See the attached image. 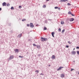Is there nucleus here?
<instances>
[{"label":"nucleus","mask_w":79,"mask_h":79,"mask_svg":"<svg viewBox=\"0 0 79 79\" xmlns=\"http://www.w3.org/2000/svg\"><path fill=\"white\" fill-rule=\"evenodd\" d=\"M30 32H32V31H30Z\"/></svg>","instance_id":"47"},{"label":"nucleus","mask_w":79,"mask_h":79,"mask_svg":"<svg viewBox=\"0 0 79 79\" xmlns=\"http://www.w3.org/2000/svg\"><path fill=\"white\" fill-rule=\"evenodd\" d=\"M46 5H44L43 6V8H46Z\"/></svg>","instance_id":"15"},{"label":"nucleus","mask_w":79,"mask_h":79,"mask_svg":"<svg viewBox=\"0 0 79 79\" xmlns=\"http://www.w3.org/2000/svg\"><path fill=\"white\" fill-rule=\"evenodd\" d=\"M40 54L39 55V56H40Z\"/></svg>","instance_id":"45"},{"label":"nucleus","mask_w":79,"mask_h":79,"mask_svg":"<svg viewBox=\"0 0 79 79\" xmlns=\"http://www.w3.org/2000/svg\"><path fill=\"white\" fill-rule=\"evenodd\" d=\"M76 48H77V49H79V47H77Z\"/></svg>","instance_id":"38"},{"label":"nucleus","mask_w":79,"mask_h":79,"mask_svg":"<svg viewBox=\"0 0 79 79\" xmlns=\"http://www.w3.org/2000/svg\"><path fill=\"white\" fill-rule=\"evenodd\" d=\"M78 74H79V72L78 73Z\"/></svg>","instance_id":"46"},{"label":"nucleus","mask_w":79,"mask_h":79,"mask_svg":"<svg viewBox=\"0 0 79 79\" xmlns=\"http://www.w3.org/2000/svg\"><path fill=\"white\" fill-rule=\"evenodd\" d=\"M2 5L3 6H6V3L5 2H3L2 3Z\"/></svg>","instance_id":"8"},{"label":"nucleus","mask_w":79,"mask_h":79,"mask_svg":"<svg viewBox=\"0 0 79 79\" xmlns=\"http://www.w3.org/2000/svg\"><path fill=\"white\" fill-rule=\"evenodd\" d=\"M47 27H44V30H47Z\"/></svg>","instance_id":"25"},{"label":"nucleus","mask_w":79,"mask_h":79,"mask_svg":"<svg viewBox=\"0 0 79 79\" xmlns=\"http://www.w3.org/2000/svg\"><path fill=\"white\" fill-rule=\"evenodd\" d=\"M57 9H58V10H61V9L60 7H58Z\"/></svg>","instance_id":"27"},{"label":"nucleus","mask_w":79,"mask_h":79,"mask_svg":"<svg viewBox=\"0 0 79 79\" xmlns=\"http://www.w3.org/2000/svg\"><path fill=\"white\" fill-rule=\"evenodd\" d=\"M61 77H62V78H63V77H64V75L63 74H61V76H60Z\"/></svg>","instance_id":"10"},{"label":"nucleus","mask_w":79,"mask_h":79,"mask_svg":"<svg viewBox=\"0 0 79 79\" xmlns=\"http://www.w3.org/2000/svg\"><path fill=\"white\" fill-rule=\"evenodd\" d=\"M48 21H52V20L50 19H48Z\"/></svg>","instance_id":"39"},{"label":"nucleus","mask_w":79,"mask_h":79,"mask_svg":"<svg viewBox=\"0 0 79 79\" xmlns=\"http://www.w3.org/2000/svg\"><path fill=\"white\" fill-rule=\"evenodd\" d=\"M11 10H14V7L13 6H12L11 8Z\"/></svg>","instance_id":"24"},{"label":"nucleus","mask_w":79,"mask_h":79,"mask_svg":"<svg viewBox=\"0 0 79 79\" xmlns=\"http://www.w3.org/2000/svg\"><path fill=\"white\" fill-rule=\"evenodd\" d=\"M73 62L74 63V62H75V61L74 60Z\"/></svg>","instance_id":"44"},{"label":"nucleus","mask_w":79,"mask_h":79,"mask_svg":"<svg viewBox=\"0 0 79 79\" xmlns=\"http://www.w3.org/2000/svg\"><path fill=\"white\" fill-rule=\"evenodd\" d=\"M69 19L70 21L71 22L73 21L74 20V19L73 18H71L70 19Z\"/></svg>","instance_id":"5"},{"label":"nucleus","mask_w":79,"mask_h":79,"mask_svg":"<svg viewBox=\"0 0 79 79\" xmlns=\"http://www.w3.org/2000/svg\"><path fill=\"white\" fill-rule=\"evenodd\" d=\"M15 53H18L19 52V50L18 49H15Z\"/></svg>","instance_id":"6"},{"label":"nucleus","mask_w":79,"mask_h":79,"mask_svg":"<svg viewBox=\"0 0 79 79\" xmlns=\"http://www.w3.org/2000/svg\"><path fill=\"white\" fill-rule=\"evenodd\" d=\"M30 27L31 28H33L34 27V26L33 25V23H30Z\"/></svg>","instance_id":"3"},{"label":"nucleus","mask_w":79,"mask_h":79,"mask_svg":"<svg viewBox=\"0 0 79 79\" xmlns=\"http://www.w3.org/2000/svg\"><path fill=\"white\" fill-rule=\"evenodd\" d=\"M77 54L78 55H79V51H77Z\"/></svg>","instance_id":"29"},{"label":"nucleus","mask_w":79,"mask_h":79,"mask_svg":"<svg viewBox=\"0 0 79 79\" xmlns=\"http://www.w3.org/2000/svg\"><path fill=\"white\" fill-rule=\"evenodd\" d=\"M61 24H64V21H61Z\"/></svg>","instance_id":"14"},{"label":"nucleus","mask_w":79,"mask_h":79,"mask_svg":"<svg viewBox=\"0 0 79 79\" xmlns=\"http://www.w3.org/2000/svg\"><path fill=\"white\" fill-rule=\"evenodd\" d=\"M19 8H21V6H20L19 7Z\"/></svg>","instance_id":"32"},{"label":"nucleus","mask_w":79,"mask_h":79,"mask_svg":"<svg viewBox=\"0 0 79 79\" xmlns=\"http://www.w3.org/2000/svg\"><path fill=\"white\" fill-rule=\"evenodd\" d=\"M2 10V8H0V11H1Z\"/></svg>","instance_id":"40"},{"label":"nucleus","mask_w":79,"mask_h":79,"mask_svg":"<svg viewBox=\"0 0 79 79\" xmlns=\"http://www.w3.org/2000/svg\"><path fill=\"white\" fill-rule=\"evenodd\" d=\"M73 70H74V69H71V71H73Z\"/></svg>","instance_id":"30"},{"label":"nucleus","mask_w":79,"mask_h":79,"mask_svg":"<svg viewBox=\"0 0 79 79\" xmlns=\"http://www.w3.org/2000/svg\"><path fill=\"white\" fill-rule=\"evenodd\" d=\"M58 30H59V31L60 32H61V28H59Z\"/></svg>","instance_id":"28"},{"label":"nucleus","mask_w":79,"mask_h":79,"mask_svg":"<svg viewBox=\"0 0 79 79\" xmlns=\"http://www.w3.org/2000/svg\"><path fill=\"white\" fill-rule=\"evenodd\" d=\"M29 26H30V25L29 24H27V26L29 27Z\"/></svg>","instance_id":"34"},{"label":"nucleus","mask_w":79,"mask_h":79,"mask_svg":"<svg viewBox=\"0 0 79 79\" xmlns=\"http://www.w3.org/2000/svg\"><path fill=\"white\" fill-rule=\"evenodd\" d=\"M40 75H42V76H44V74L43 73H40Z\"/></svg>","instance_id":"33"},{"label":"nucleus","mask_w":79,"mask_h":79,"mask_svg":"<svg viewBox=\"0 0 79 79\" xmlns=\"http://www.w3.org/2000/svg\"><path fill=\"white\" fill-rule=\"evenodd\" d=\"M55 32H52V37H54V33Z\"/></svg>","instance_id":"13"},{"label":"nucleus","mask_w":79,"mask_h":79,"mask_svg":"<svg viewBox=\"0 0 79 79\" xmlns=\"http://www.w3.org/2000/svg\"><path fill=\"white\" fill-rule=\"evenodd\" d=\"M7 6H10V4L8 3L6 4Z\"/></svg>","instance_id":"18"},{"label":"nucleus","mask_w":79,"mask_h":79,"mask_svg":"<svg viewBox=\"0 0 79 79\" xmlns=\"http://www.w3.org/2000/svg\"><path fill=\"white\" fill-rule=\"evenodd\" d=\"M58 8V7H57V6L55 7V8H55V9H57V8Z\"/></svg>","instance_id":"31"},{"label":"nucleus","mask_w":79,"mask_h":79,"mask_svg":"<svg viewBox=\"0 0 79 79\" xmlns=\"http://www.w3.org/2000/svg\"><path fill=\"white\" fill-rule=\"evenodd\" d=\"M62 68H63V67H60L58 69H57V71H59V70H60Z\"/></svg>","instance_id":"7"},{"label":"nucleus","mask_w":79,"mask_h":79,"mask_svg":"<svg viewBox=\"0 0 79 79\" xmlns=\"http://www.w3.org/2000/svg\"><path fill=\"white\" fill-rule=\"evenodd\" d=\"M68 14H69L70 15H71V14H72V13H71V12L70 11H69L68 12Z\"/></svg>","instance_id":"19"},{"label":"nucleus","mask_w":79,"mask_h":79,"mask_svg":"<svg viewBox=\"0 0 79 79\" xmlns=\"http://www.w3.org/2000/svg\"><path fill=\"white\" fill-rule=\"evenodd\" d=\"M72 54H74V55L75 54H76V52L74 51H73L72 52H71Z\"/></svg>","instance_id":"9"},{"label":"nucleus","mask_w":79,"mask_h":79,"mask_svg":"<svg viewBox=\"0 0 79 79\" xmlns=\"http://www.w3.org/2000/svg\"><path fill=\"white\" fill-rule=\"evenodd\" d=\"M68 43H69L70 44H71V42L70 41H68Z\"/></svg>","instance_id":"35"},{"label":"nucleus","mask_w":79,"mask_h":79,"mask_svg":"<svg viewBox=\"0 0 79 79\" xmlns=\"http://www.w3.org/2000/svg\"><path fill=\"white\" fill-rule=\"evenodd\" d=\"M48 66H50V65H49Z\"/></svg>","instance_id":"42"},{"label":"nucleus","mask_w":79,"mask_h":79,"mask_svg":"<svg viewBox=\"0 0 79 79\" xmlns=\"http://www.w3.org/2000/svg\"><path fill=\"white\" fill-rule=\"evenodd\" d=\"M66 47V48H68V47H69V46H68L67 45Z\"/></svg>","instance_id":"37"},{"label":"nucleus","mask_w":79,"mask_h":79,"mask_svg":"<svg viewBox=\"0 0 79 79\" xmlns=\"http://www.w3.org/2000/svg\"><path fill=\"white\" fill-rule=\"evenodd\" d=\"M35 72H36V73H39V70H36L35 71Z\"/></svg>","instance_id":"23"},{"label":"nucleus","mask_w":79,"mask_h":79,"mask_svg":"<svg viewBox=\"0 0 79 79\" xmlns=\"http://www.w3.org/2000/svg\"><path fill=\"white\" fill-rule=\"evenodd\" d=\"M19 58H23V56H19Z\"/></svg>","instance_id":"22"},{"label":"nucleus","mask_w":79,"mask_h":79,"mask_svg":"<svg viewBox=\"0 0 79 79\" xmlns=\"http://www.w3.org/2000/svg\"><path fill=\"white\" fill-rule=\"evenodd\" d=\"M26 21V19H25L22 20V21Z\"/></svg>","instance_id":"16"},{"label":"nucleus","mask_w":79,"mask_h":79,"mask_svg":"<svg viewBox=\"0 0 79 79\" xmlns=\"http://www.w3.org/2000/svg\"><path fill=\"white\" fill-rule=\"evenodd\" d=\"M47 38L41 37V41H47Z\"/></svg>","instance_id":"2"},{"label":"nucleus","mask_w":79,"mask_h":79,"mask_svg":"<svg viewBox=\"0 0 79 79\" xmlns=\"http://www.w3.org/2000/svg\"><path fill=\"white\" fill-rule=\"evenodd\" d=\"M52 59H55V56L54 55H53L52 56Z\"/></svg>","instance_id":"11"},{"label":"nucleus","mask_w":79,"mask_h":79,"mask_svg":"<svg viewBox=\"0 0 79 79\" xmlns=\"http://www.w3.org/2000/svg\"><path fill=\"white\" fill-rule=\"evenodd\" d=\"M65 31V30L64 29H63L61 32V33H62V34L64 33V31Z\"/></svg>","instance_id":"17"},{"label":"nucleus","mask_w":79,"mask_h":79,"mask_svg":"<svg viewBox=\"0 0 79 79\" xmlns=\"http://www.w3.org/2000/svg\"><path fill=\"white\" fill-rule=\"evenodd\" d=\"M46 0V1H47V2H48V1H49V0Z\"/></svg>","instance_id":"41"},{"label":"nucleus","mask_w":79,"mask_h":79,"mask_svg":"<svg viewBox=\"0 0 79 79\" xmlns=\"http://www.w3.org/2000/svg\"><path fill=\"white\" fill-rule=\"evenodd\" d=\"M36 46H37V48H39V47H40V46H39V45H36Z\"/></svg>","instance_id":"26"},{"label":"nucleus","mask_w":79,"mask_h":79,"mask_svg":"<svg viewBox=\"0 0 79 79\" xmlns=\"http://www.w3.org/2000/svg\"><path fill=\"white\" fill-rule=\"evenodd\" d=\"M33 46H34V47L37 46V45H36V44H33Z\"/></svg>","instance_id":"20"},{"label":"nucleus","mask_w":79,"mask_h":79,"mask_svg":"<svg viewBox=\"0 0 79 79\" xmlns=\"http://www.w3.org/2000/svg\"><path fill=\"white\" fill-rule=\"evenodd\" d=\"M72 16H74V14H73L72 13V14H71Z\"/></svg>","instance_id":"36"},{"label":"nucleus","mask_w":79,"mask_h":79,"mask_svg":"<svg viewBox=\"0 0 79 79\" xmlns=\"http://www.w3.org/2000/svg\"><path fill=\"white\" fill-rule=\"evenodd\" d=\"M68 2V0H61L60 1V2Z\"/></svg>","instance_id":"4"},{"label":"nucleus","mask_w":79,"mask_h":79,"mask_svg":"<svg viewBox=\"0 0 79 79\" xmlns=\"http://www.w3.org/2000/svg\"><path fill=\"white\" fill-rule=\"evenodd\" d=\"M67 5L68 6H70V5H71V4H70L69 3H67Z\"/></svg>","instance_id":"21"},{"label":"nucleus","mask_w":79,"mask_h":79,"mask_svg":"<svg viewBox=\"0 0 79 79\" xmlns=\"http://www.w3.org/2000/svg\"><path fill=\"white\" fill-rule=\"evenodd\" d=\"M13 58H14V56H13V55L10 56L9 58L8 59V61H10V60H12V59H13Z\"/></svg>","instance_id":"1"},{"label":"nucleus","mask_w":79,"mask_h":79,"mask_svg":"<svg viewBox=\"0 0 79 79\" xmlns=\"http://www.w3.org/2000/svg\"><path fill=\"white\" fill-rule=\"evenodd\" d=\"M18 36L20 38H21V37L22 36V33H21L20 34H19L18 35Z\"/></svg>","instance_id":"12"},{"label":"nucleus","mask_w":79,"mask_h":79,"mask_svg":"<svg viewBox=\"0 0 79 79\" xmlns=\"http://www.w3.org/2000/svg\"><path fill=\"white\" fill-rule=\"evenodd\" d=\"M75 50V48L73 49V50Z\"/></svg>","instance_id":"43"}]
</instances>
